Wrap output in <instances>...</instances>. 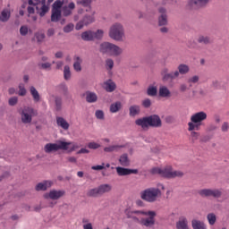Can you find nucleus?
<instances>
[{
  "mask_svg": "<svg viewBox=\"0 0 229 229\" xmlns=\"http://www.w3.org/2000/svg\"><path fill=\"white\" fill-rule=\"evenodd\" d=\"M128 219H131L134 223H140L143 226H153L155 225V211L142 210H127L125 211Z\"/></svg>",
  "mask_w": 229,
  "mask_h": 229,
  "instance_id": "obj_1",
  "label": "nucleus"
},
{
  "mask_svg": "<svg viewBox=\"0 0 229 229\" xmlns=\"http://www.w3.org/2000/svg\"><path fill=\"white\" fill-rule=\"evenodd\" d=\"M28 17L32 19L34 22L37 21V15H33V13H35V10L40 17H44V15L49 12V6L46 4V0H28Z\"/></svg>",
  "mask_w": 229,
  "mask_h": 229,
  "instance_id": "obj_2",
  "label": "nucleus"
},
{
  "mask_svg": "<svg viewBox=\"0 0 229 229\" xmlns=\"http://www.w3.org/2000/svg\"><path fill=\"white\" fill-rule=\"evenodd\" d=\"M207 114L205 111H199L191 114L188 123V131H199L201 126H205L204 121H207Z\"/></svg>",
  "mask_w": 229,
  "mask_h": 229,
  "instance_id": "obj_3",
  "label": "nucleus"
},
{
  "mask_svg": "<svg viewBox=\"0 0 229 229\" xmlns=\"http://www.w3.org/2000/svg\"><path fill=\"white\" fill-rule=\"evenodd\" d=\"M151 174H159L162 178L171 180L173 178H182L183 172L173 170V166H165L164 168L154 167L150 170Z\"/></svg>",
  "mask_w": 229,
  "mask_h": 229,
  "instance_id": "obj_4",
  "label": "nucleus"
},
{
  "mask_svg": "<svg viewBox=\"0 0 229 229\" xmlns=\"http://www.w3.org/2000/svg\"><path fill=\"white\" fill-rule=\"evenodd\" d=\"M58 149H64V151L69 149L70 152H72L75 149H78V145L73 144L72 142L60 140L57 143H47L44 148L45 153H53V151H58Z\"/></svg>",
  "mask_w": 229,
  "mask_h": 229,
  "instance_id": "obj_5",
  "label": "nucleus"
},
{
  "mask_svg": "<svg viewBox=\"0 0 229 229\" xmlns=\"http://www.w3.org/2000/svg\"><path fill=\"white\" fill-rule=\"evenodd\" d=\"M162 196V191L157 188H148L140 192V198L148 203H155Z\"/></svg>",
  "mask_w": 229,
  "mask_h": 229,
  "instance_id": "obj_6",
  "label": "nucleus"
},
{
  "mask_svg": "<svg viewBox=\"0 0 229 229\" xmlns=\"http://www.w3.org/2000/svg\"><path fill=\"white\" fill-rule=\"evenodd\" d=\"M109 37L113 40L121 41L124 38V28L121 23H114L110 27Z\"/></svg>",
  "mask_w": 229,
  "mask_h": 229,
  "instance_id": "obj_7",
  "label": "nucleus"
},
{
  "mask_svg": "<svg viewBox=\"0 0 229 229\" xmlns=\"http://www.w3.org/2000/svg\"><path fill=\"white\" fill-rule=\"evenodd\" d=\"M110 191H112L110 184H101L98 188L89 190L87 192V196L89 198H98V196H103V194H106V192H110Z\"/></svg>",
  "mask_w": 229,
  "mask_h": 229,
  "instance_id": "obj_8",
  "label": "nucleus"
},
{
  "mask_svg": "<svg viewBox=\"0 0 229 229\" xmlns=\"http://www.w3.org/2000/svg\"><path fill=\"white\" fill-rule=\"evenodd\" d=\"M20 114L21 117V123H23V124H30V123L33 121V116L37 115V111H35V109L32 107L26 106L21 110Z\"/></svg>",
  "mask_w": 229,
  "mask_h": 229,
  "instance_id": "obj_9",
  "label": "nucleus"
},
{
  "mask_svg": "<svg viewBox=\"0 0 229 229\" xmlns=\"http://www.w3.org/2000/svg\"><path fill=\"white\" fill-rule=\"evenodd\" d=\"M65 196V191L64 190H51L49 192L43 194L44 199H51L52 201H58V199Z\"/></svg>",
  "mask_w": 229,
  "mask_h": 229,
  "instance_id": "obj_10",
  "label": "nucleus"
},
{
  "mask_svg": "<svg viewBox=\"0 0 229 229\" xmlns=\"http://www.w3.org/2000/svg\"><path fill=\"white\" fill-rule=\"evenodd\" d=\"M201 198H221L223 192L217 189H202L198 191Z\"/></svg>",
  "mask_w": 229,
  "mask_h": 229,
  "instance_id": "obj_11",
  "label": "nucleus"
},
{
  "mask_svg": "<svg viewBox=\"0 0 229 229\" xmlns=\"http://www.w3.org/2000/svg\"><path fill=\"white\" fill-rule=\"evenodd\" d=\"M161 76L163 81H173V80H176L178 76H180V72L178 71L169 72V70L167 68H164L161 71Z\"/></svg>",
  "mask_w": 229,
  "mask_h": 229,
  "instance_id": "obj_12",
  "label": "nucleus"
},
{
  "mask_svg": "<svg viewBox=\"0 0 229 229\" xmlns=\"http://www.w3.org/2000/svg\"><path fill=\"white\" fill-rule=\"evenodd\" d=\"M94 13H92V15L86 14L81 21H79L76 26L75 30H80L83 28V26H89V24H92L94 22Z\"/></svg>",
  "mask_w": 229,
  "mask_h": 229,
  "instance_id": "obj_13",
  "label": "nucleus"
},
{
  "mask_svg": "<svg viewBox=\"0 0 229 229\" xmlns=\"http://www.w3.org/2000/svg\"><path fill=\"white\" fill-rule=\"evenodd\" d=\"M148 120V126L152 128H161L162 127V120L158 114H152L150 116H147Z\"/></svg>",
  "mask_w": 229,
  "mask_h": 229,
  "instance_id": "obj_14",
  "label": "nucleus"
},
{
  "mask_svg": "<svg viewBox=\"0 0 229 229\" xmlns=\"http://www.w3.org/2000/svg\"><path fill=\"white\" fill-rule=\"evenodd\" d=\"M53 181H49V180H45L41 182H38L36 186H35V191H37V192H40V191H47V189H51L53 187Z\"/></svg>",
  "mask_w": 229,
  "mask_h": 229,
  "instance_id": "obj_15",
  "label": "nucleus"
},
{
  "mask_svg": "<svg viewBox=\"0 0 229 229\" xmlns=\"http://www.w3.org/2000/svg\"><path fill=\"white\" fill-rule=\"evenodd\" d=\"M116 173L118 176H128L130 174H137L139 171L137 169H130L118 166L116 167Z\"/></svg>",
  "mask_w": 229,
  "mask_h": 229,
  "instance_id": "obj_16",
  "label": "nucleus"
},
{
  "mask_svg": "<svg viewBox=\"0 0 229 229\" xmlns=\"http://www.w3.org/2000/svg\"><path fill=\"white\" fill-rule=\"evenodd\" d=\"M208 3V0H190L189 6L192 10H198V8H203Z\"/></svg>",
  "mask_w": 229,
  "mask_h": 229,
  "instance_id": "obj_17",
  "label": "nucleus"
},
{
  "mask_svg": "<svg viewBox=\"0 0 229 229\" xmlns=\"http://www.w3.org/2000/svg\"><path fill=\"white\" fill-rule=\"evenodd\" d=\"M160 16L158 18V24L159 26H165L167 24V11L165 8L161 7L158 10Z\"/></svg>",
  "mask_w": 229,
  "mask_h": 229,
  "instance_id": "obj_18",
  "label": "nucleus"
},
{
  "mask_svg": "<svg viewBox=\"0 0 229 229\" xmlns=\"http://www.w3.org/2000/svg\"><path fill=\"white\" fill-rule=\"evenodd\" d=\"M56 124L59 128H62V130H64V131H67V130H69L71 126L69 124V122H67V120H65V118L62 116L56 117Z\"/></svg>",
  "mask_w": 229,
  "mask_h": 229,
  "instance_id": "obj_19",
  "label": "nucleus"
},
{
  "mask_svg": "<svg viewBox=\"0 0 229 229\" xmlns=\"http://www.w3.org/2000/svg\"><path fill=\"white\" fill-rule=\"evenodd\" d=\"M135 124L137 126H140V128H142V130H148L149 128V123L148 120V116L137 119L135 121Z\"/></svg>",
  "mask_w": 229,
  "mask_h": 229,
  "instance_id": "obj_20",
  "label": "nucleus"
},
{
  "mask_svg": "<svg viewBox=\"0 0 229 229\" xmlns=\"http://www.w3.org/2000/svg\"><path fill=\"white\" fill-rule=\"evenodd\" d=\"M103 88L106 92H114L115 89H117V86L115 85V82H114L112 80H108L103 84Z\"/></svg>",
  "mask_w": 229,
  "mask_h": 229,
  "instance_id": "obj_21",
  "label": "nucleus"
},
{
  "mask_svg": "<svg viewBox=\"0 0 229 229\" xmlns=\"http://www.w3.org/2000/svg\"><path fill=\"white\" fill-rule=\"evenodd\" d=\"M109 55L110 56H119L123 55V48L119 47L117 45L111 44Z\"/></svg>",
  "mask_w": 229,
  "mask_h": 229,
  "instance_id": "obj_22",
  "label": "nucleus"
},
{
  "mask_svg": "<svg viewBox=\"0 0 229 229\" xmlns=\"http://www.w3.org/2000/svg\"><path fill=\"white\" fill-rule=\"evenodd\" d=\"M189 222L187 221V218L184 216H182L179 218V221L176 223V228L177 229H189Z\"/></svg>",
  "mask_w": 229,
  "mask_h": 229,
  "instance_id": "obj_23",
  "label": "nucleus"
},
{
  "mask_svg": "<svg viewBox=\"0 0 229 229\" xmlns=\"http://www.w3.org/2000/svg\"><path fill=\"white\" fill-rule=\"evenodd\" d=\"M111 47H112V43L104 42L100 45L99 51L100 53H103V55H109Z\"/></svg>",
  "mask_w": 229,
  "mask_h": 229,
  "instance_id": "obj_24",
  "label": "nucleus"
},
{
  "mask_svg": "<svg viewBox=\"0 0 229 229\" xmlns=\"http://www.w3.org/2000/svg\"><path fill=\"white\" fill-rule=\"evenodd\" d=\"M73 60H74V64H73L74 71H76V72H81V62H83V60H81V57L78 55H75L73 57Z\"/></svg>",
  "mask_w": 229,
  "mask_h": 229,
  "instance_id": "obj_25",
  "label": "nucleus"
},
{
  "mask_svg": "<svg viewBox=\"0 0 229 229\" xmlns=\"http://www.w3.org/2000/svg\"><path fill=\"white\" fill-rule=\"evenodd\" d=\"M197 42H199V44L208 46V44H212V38H210L208 36L199 35L197 38Z\"/></svg>",
  "mask_w": 229,
  "mask_h": 229,
  "instance_id": "obj_26",
  "label": "nucleus"
},
{
  "mask_svg": "<svg viewBox=\"0 0 229 229\" xmlns=\"http://www.w3.org/2000/svg\"><path fill=\"white\" fill-rule=\"evenodd\" d=\"M60 17H62V10L52 9V15H51L52 22H58V21H60Z\"/></svg>",
  "mask_w": 229,
  "mask_h": 229,
  "instance_id": "obj_27",
  "label": "nucleus"
},
{
  "mask_svg": "<svg viewBox=\"0 0 229 229\" xmlns=\"http://www.w3.org/2000/svg\"><path fill=\"white\" fill-rule=\"evenodd\" d=\"M140 114V106L133 105L129 108V115L131 117H135V115H139Z\"/></svg>",
  "mask_w": 229,
  "mask_h": 229,
  "instance_id": "obj_28",
  "label": "nucleus"
},
{
  "mask_svg": "<svg viewBox=\"0 0 229 229\" xmlns=\"http://www.w3.org/2000/svg\"><path fill=\"white\" fill-rule=\"evenodd\" d=\"M86 101L88 103H96L98 101V95L92 91L86 92Z\"/></svg>",
  "mask_w": 229,
  "mask_h": 229,
  "instance_id": "obj_29",
  "label": "nucleus"
},
{
  "mask_svg": "<svg viewBox=\"0 0 229 229\" xmlns=\"http://www.w3.org/2000/svg\"><path fill=\"white\" fill-rule=\"evenodd\" d=\"M94 31L92 30H87L82 32L81 38L82 40H85L86 42H90V40H94Z\"/></svg>",
  "mask_w": 229,
  "mask_h": 229,
  "instance_id": "obj_30",
  "label": "nucleus"
},
{
  "mask_svg": "<svg viewBox=\"0 0 229 229\" xmlns=\"http://www.w3.org/2000/svg\"><path fill=\"white\" fill-rule=\"evenodd\" d=\"M171 96V91L167 87L165 86H161L159 88V97L160 98H169Z\"/></svg>",
  "mask_w": 229,
  "mask_h": 229,
  "instance_id": "obj_31",
  "label": "nucleus"
},
{
  "mask_svg": "<svg viewBox=\"0 0 229 229\" xmlns=\"http://www.w3.org/2000/svg\"><path fill=\"white\" fill-rule=\"evenodd\" d=\"M191 225L193 229H207V225L199 220H192Z\"/></svg>",
  "mask_w": 229,
  "mask_h": 229,
  "instance_id": "obj_32",
  "label": "nucleus"
},
{
  "mask_svg": "<svg viewBox=\"0 0 229 229\" xmlns=\"http://www.w3.org/2000/svg\"><path fill=\"white\" fill-rule=\"evenodd\" d=\"M30 94L36 103H38V101H40V94H38V91L33 86L30 87Z\"/></svg>",
  "mask_w": 229,
  "mask_h": 229,
  "instance_id": "obj_33",
  "label": "nucleus"
},
{
  "mask_svg": "<svg viewBox=\"0 0 229 229\" xmlns=\"http://www.w3.org/2000/svg\"><path fill=\"white\" fill-rule=\"evenodd\" d=\"M123 105L121 102H115L110 106V112L111 114H117L119 110H121Z\"/></svg>",
  "mask_w": 229,
  "mask_h": 229,
  "instance_id": "obj_34",
  "label": "nucleus"
},
{
  "mask_svg": "<svg viewBox=\"0 0 229 229\" xmlns=\"http://www.w3.org/2000/svg\"><path fill=\"white\" fill-rule=\"evenodd\" d=\"M119 162L121 165H123V167H128L130 165V159H128V155L123 154L120 157Z\"/></svg>",
  "mask_w": 229,
  "mask_h": 229,
  "instance_id": "obj_35",
  "label": "nucleus"
},
{
  "mask_svg": "<svg viewBox=\"0 0 229 229\" xmlns=\"http://www.w3.org/2000/svg\"><path fill=\"white\" fill-rule=\"evenodd\" d=\"M189 71H191L189 65L182 64H179L177 72H179V74H187Z\"/></svg>",
  "mask_w": 229,
  "mask_h": 229,
  "instance_id": "obj_36",
  "label": "nucleus"
},
{
  "mask_svg": "<svg viewBox=\"0 0 229 229\" xmlns=\"http://www.w3.org/2000/svg\"><path fill=\"white\" fill-rule=\"evenodd\" d=\"M105 35V31L103 30H98L97 31H93V40H101Z\"/></svg>",
  "mask_w": 229,
  "mask_h": 229,
  "instance_id": "obj_37",
  "label": "nucleus"
},
{
  "mask_svg": "<svg viewBox=\"0 0 229 229\" xmlns=\"http://www.w3.org/2000/svg\"><path fill=\"white\" fill-rule=\"evenodd\" d=\"M71 68L69 67V65H65L64 69V78L66 81H69V80H71Z\"/></svg>",
  "mask_w": 229,
  "mask_h": 229,
  "instance_id": "obj_38",
  "label": "nucleus"
},
{
  "mask_svg": "<svg viewBox=\"0 0 229 229\" xmlns=\"http://www.w3.org/2000/svg\"><path fill=\"white\" fill-rule=\"evenodd\" d=\"M120 148H123V146L112 145V146L104 148V151L106 153H113V151H117V149H119Z\"/></svg>",
  "mask_w": 229,
  "mask_h": 229,
  "instance_id": "obj_39",
  "label": "nucleus"
},
{
  "mask_svg": "<svg viewBox=\"0 0 229 229\" xmlns=\"http://www.w3.org/2000/svg\"><path fill=\"white\" fill-rule=\"evenodd\" d=\"M8 19H10V11L4 10L0 15V21H2V22H6Z\"/></svg>",
  "mask_w": 229,
  "mask_h": 229,
  "instance_id": "obj_40",
  "label": "nucleus"
},
{
  "mask_svg": "<svg viewBox=\"0 0 229 229\" xmlns=\"http://www.w3.org/2000/svg\"><path fill=\"white\" fill-rule=\"evenodd\" d=\"M157 92H158V90L157 89L156 86H149L147 89V94H148V96H150V97L157 96Z\"/></svg>",
  "mask_w": 229,
  "mask_h": 229,
  "instance_id": "obj_41",
  "label": "nucleus"
},
{
  "mask_svg": "<svg viewBox=\"0 0 229 229\" xmlns=\"http://www.w3.org/2000/svg\"><path fill=\"white\" fill-rule=\"evenodd\" d=\"M77 3L78 4H81V6H84L85 8H89V10H90V4H92V0H81Z\"/></svg>",
  "mask_w": 229,
  "mask_h": 229,
  "instance_id": "obj_42",
  "label": "nucleus"
},
{
  "mask_svg": "<svg viewBox=\"0 0 229 229\" xmlns=\"http://www.w3.org/2000/svg\"><path fill=\"white\" fill-rule=\"evenodd\" d=\"M208 221L209 225H216V214L209 213L208 215Z\"/></svg>",
  "mask_w": 229,
  "mask_h": 229,
  "instance_id": "obj_43",
  "label": "nucleus"
},
{
  "mask_svg": "<svg viewBox=\"0 0 229 229\" xmlns=\"http://www.w3.org/2000/svg\"><path fill=\"white\" fill-rule=\"evenodd\" d=\"M35 38L37 42H44V38H46V34H44L43 32H36Z\"/></svg>",
  "mask_w": 229,
  "mask_h": 229,
  "instance_id": "obj_44",
  "label": "nucleus"
},
{
  "mask_svg": "<svg viewBox=\"0 0 229 229\" xmlns=\"http://www.w3.org/2000/svg\"><path fill=\"white\" fill-rule=\"evenodd\" d=\"M62 6H64V2L57 0L54 3L52 10H62Z\"/></svg>",
  "mask_w": 229,
  "mask_h": 229,
  "instance_id": "obj_45",
  "label": "nucleus"
},
{
  "mask_svg": "<svg viewBox=\"0 0 229 229\" xmlns=\"http://www.w3.org/2000/svg\"><path fill=\"white\" fill-rule=\"evenodd\" d=\"M74 30V24L69 23L66 26L64 27V33H71Z\"/></svg>",
  "mask_w": 229,
  "mask_h": 229,
  "instance_id": "obj_46",
  "label": "nucleus"
},
{
  "mask_svg": "<svg viewBox=\"0 0 229 229\" xmlns=\"http://www.w3.org/2000/svg\"><path fill=\"white\" fill-rule=\"evenodd\" d=\"M62 12H63V15L64 17H69V15H71V13H72V11L67 6H64L62 9Z\"/></svg>",
  "mask_w": 229,
  "mask_h": 229,
  "instance_id": "obj_47",
  "label": "nucleus"
},
{
  "mask_svg": "<svg viewBox=\"0 0 229 229\" xmlns=\"http://www.w3.org/2000/svg\"><path fill=\"white\" fill-rule=\"evenodd\" d=\"M191 131V137L192 142H194L195 140H198L199 139V132H198L196 131Z\"/></svg>",
  "mask_w": 229,
  "mask_h": 229,
  "instance_id": "obj_48",
  "label": "nucleus"
},
{
  "mask_svg": "<svg viewBox=\"0 0 229 229\" xmlns=\"http://www.w3.org/2000/svg\"><path fill=\"white\" fill-rule=\"evenodd\" d=\"M106 67L108 71H112V69H114V60L107 59L106 61Z\"/></svg>",
  "mask_w": 229,
  "mask_h": 229,
  "instance_id": "obj_49",
  "label": "nucleus"
},
{
  "mask_svg": "<svg viewBox=\"0 0 229 229\" xmlns=\"http://www.w3.org/2000/svg\"><path fill=\"white\" fill-rule=\"evenodd\" d=\"M55 110H57V112L62 110V98H55Z\"/></svg>",
  "mask_w": 229,
  "mask_h": 229,
  "instance_id": "obj_50",
  "label": "nucleus"
},
{
  "mask_svg": "<svg viewBox=\"0 0 229 229\" xmlns=\"http://www.w3.org/2000/svg\"><path fill=\"white\" fill-rule=\"evenodd\" d=\"M95 116L97 117V119H100L101 121H103V119H105V113L102 110H97L95 113Z\"/></svg>",
  "mask_w": 229,
  "mask_h": 229,
  "instance_id": "obj_51",
  "label": "nucleus"
},
{
  "mask_svg": "<svg viewBox=\"0 0 229 229\" xmlns=\"http://www.w3.org/2000/svg\"><path fill=\"white\" fill-rule=\"evenodd\" d=\"M88 148L89 149H98V148H101V145L97 142H89Z\"/></svg>",
  "mask_w": 229,
  "mask_h": 229,
  "instance_id": "obj_52",
  "label": "nucleus"
},
{
  "mask_svg": "<svg viewBox=\"0 0 229 229\" xmlns=\"http://www.w3.org/2000/svg\"><path fill=\"white\" fill-rule=\"evenodd\" d=\"M20 34L22 37H26V35H28V26L23 25L20 28Z\"/></svg>",
  "mask_w": 229,
  "mask_h": 229,
  "instance_id": "obj_53",
  "label": "nucleus"
},
{
  "mask_svg": "<svg viewBox=\"0 0 229 229\" xmlns=\"http://www.w3.org/2000/svg\"><path fill=\"white\" fill-rule=\"evenodd\" d=\"M19 96H26V88L22 83L19 85Z\"/></svg>",
  "mask_w": 229,
  "mask_h": 229,
  "instance_id": "obj_54",
  "label": "nucleus"
},
{
  "mask_svg": "<svg viewBox=\"0 0 229 229\" xmlns=\"http://www.w3.org/2000/svg\"><path fill=\"white\" fill-rule=\"evenodd\" d=\"M221 130H222V131L224 133H226V131H228V130H229V123H228V122H224L222 123Z\"/></svg>",
  "mask_w": 229,
  "mask_h": 229,
  "instance_id": "obj_55",
  "label": "nucleus"
},
{
  "mask_svg": "<svg viewBox=\"0 0 229 229\" xmlns=\"http://www.w3.org/2000/svg\"><path fill=\"white\" fill-rule=\"evenodd\" d=\"M17 101H19V98L17 97H13L9 99V105L10 106H15L17 105Z\"/></svg>",
  "mask_w": 229,
  "mask_h": 229,
  "instance_id": "obj_56",
  "label": "nucleus"
},
{
  "mask_svg": "<svg viewBox=\"0 0 229 229\" xmlns=\"http://www.w3.org/2000/svg\"><path fill=\"white\" fill-rule=\"evenodd\" d=\"M142 106H144V108H149V106H151V99L147 98V99L143 100Z\"/></svg>",
  "mask_w": 229,
  "mask_h": 229,
  "instance_id": "obj_57",
  "label": "nucleus"
},
{
  "mask_svg": "<svg viewBox=\"0 0 229 229\" xmlns=\"http://www.w3.org/2000/svg\"><path fill=\"white\" fill-rule=\"evenodd\" d=\"M199 81V77L198 75H194L193 77L188 80V83H198Z\"/></svg>",
  "mask_w": 229,
  "mask_h": 229,
  "instance_id": "obj_58",
  "label": "nucleus"
},
{
  "mask_svg": "<svg viewBox=\"0 0 229 229\" xmlns=\"http://www.w3.org/2000/svg\"><path fill=\"white\" fill-rule=\"evenodd\" d=\"M51 65H52L51 63H42V64H39V67L41 69L47 70V69H51Z\"/></svg>",
  "mask_w": 229,
  "mask_h": 229,
  "instance_id": "obj_59",
  "label": "nucleus"
},
{
  "mask_svg": "<svg viewBox=\"0 0 229 229\" xmlns=\"http://www.w3.org/2000/svg\"><path fill=\"white\" fill-rule=\"evenodd\" d=\"M91 169H93V171H102V169H105V163L102 165H94L91 167Z\"/></svg>",
  "mask_w": 229,
  "mask_h": 229,
  "instance_id": "obj_60",
  "label": "nucleus"
},
{
  "mask_svg": "<svg viewBox=\"0 0 229 229\" xmlns=\"http://www.w3.org/2000/svg\"><path fill=\"white\" fill-rule=\"evenodd\" d=\"M59 87L64 94H67L69 89L67 88V85H65V83L61 84Z\"/></svg>",
  "mask_w": 229,
  "mask_h": 229,
  "instance_id": "obj_61",
  "label": "nucleus"
},
{
  "mask_svg": "<svg viewBox=\"0 0 229 229\" xmlns=\"http://www.w3.org/2000/svg\"><path fill=\"white\" fill-rule=\"evenodd\" d=\"M90 151L87 148H81L78 152L77 155H81V154H89Z\"/></svg>",
  "mask_w": 229,
  "mask_h": 229,
  "instance_id": "obj_62",
  "label": "nucleus"
},
{
  "mask_svg": "<svg viewBox=\"0 0 229 229\" xmlns=\"http://www.w3.org/2000/svg\"><path fill=\"white\" fill-rule=\"evenodd\" d=\"M47 35V37H53V35H55V29H53V28L48 29Z\"/></svg>",
  "mask_w": 229,
  "mask_h": 229,
  "instance_id": "obj_63",
  "label": "nucleus"
},
{
  "mask_svg": "<svg viewBox=\"0 0 229 229\" xmlns=\"http://www.w3.org/2000/svg\"><path fill=\"white\" fill-rule=\"evenodd\" d=\"M82 226H83V229H94L92 227V223L91 224H85Z\"/></svg>",
  "mask_w": 229,
  "mask_h": 229,
  "instance_id": "obj_64",
  "label": "nucleus"
}]
</instances>
